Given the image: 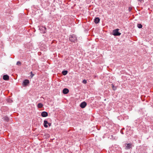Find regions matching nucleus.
Returning <instances> with one entry per match:
<instances>
[{"instance_id":"f8f14e48","label":"nucleus","mask_w":153,"mask_h":153,"mask_svg":"<svg viewBox=\"0 0 153 153\" xmlns=\"http://www.w3.org/2000/svg\"><path fill=\"white\" fill-rule=\"evenodd\" d=\"M9 76L7 75H5L3 76V79L5 80H8L9 79Z\"/></svg>"},{"instance_id":"6ab92c4d","label":"nucleus","mask_w":153,"mask_h":153,"mask_svg":"<svg viewBox=\"0 0 153 153\" xmlns=\"http://www.w3.org/2000/svg\"><path fill=\"white\" fill-rule=\"evenodd\" d=\"M82 82L84 83V84H86L87 82V80H85V79H84L82 81Z\"/></svg>"},{"instance_id":"f257e3e1","label":"nucleus","mask_w":153,"mask_h":153,"mask_svg":"<svg viewBox=\"0 0 153 153\" xmlns=\"http://www.w3.org/2000/svg\"><path fill=\"white\" fill-rule=\"evenodd\" d=\"M69 40L70 41L72 42L75 43L77 42V37L74 34L70 35L69 37Z\"/></svg>"},{"instance_id":"f3484780","label":"nucleus","mask_w":153,"mask_h":153,"mask_svg":"<svg viewBox=\"0 0 153 153\" xmlns=\"http://www.w3.org/2000/svg\"><path fill=\"white\" fill-rule=\"evenodd\" d=\"M112 85V87L113 90L115 91L117 89V87L114 86L113 84L111 85Z\"/></svg>"},{"instance_id":"1a4fd4ad","label":"nucleus","mask_w":153,"mask_h":153,"mask_svg":"<svg viewBox=\"0 0 153 153\" xmlns=\"http://www.w3.org/2000/svg\"><path fill=\"white\" fill-rule=\"evenodd\" d=\"M94 20L95 23L97 24L99 23L100 19L99 17H95Z\"/></svg>"},{"instance_id":"5701e85b","label":"nucleus","mask_w":153,"mask_h":153,"mask_svg":"<svg viewBox=\"0 0 153 153\" xmlns=\"http://www.w3.org/2000/svg\"><path fill=\"white\" fill-rule=\"evenodd\" d=\"M131 8H130V7H129V11H131Z\"/></svg>"},{"instance_id":"4468645a","label":"nucleus","mask_w":153,"mask_h":153,"mask_svg":"<svg viewBox=\"0 0 153 153\" xmlns=\"http://www.w3.org/2000/svg\"><path fill=\"white\" fill-rule=\"evenodd\" d=\"M68 71L67 70H64L62 72V74L63 75H66L67 74Z\"/></svg>"},{"instance_id":"423d86ee","label":"nucleus","mask_w":153,"mask_h":153,"mask_svg":"<svg viewBox=\"0 0 153 153\" xmlns=\"http://www.w3.org/2000/svg\"><path fill=\"white\" fill-rule=\"evenodd\" d=\"M8 110V108L6 106L2 107L1 109V110L2 112H5L6 111H7Z\"/></svg>"},{"instance_id":"412c9836","label":"nucleus","mask_w":153,"mask_h":153,"mask_svg":"<svg viewBox=\"0 0 153 153\" xmlns=\"http://www.w3.org/2000/svg\"><path fill=\"white\" fill-rule=\"evenodd\" d=\"M122 129H121V130H120V132L122 134H124V133H123V131H122Z\"/></svg>"},{"instance_id":"dca6fc26","label":"nucleus","mask_w":153,"mask_h":153,"mask_svg":"<svg viewBox=\"0 0 153 153\" xmlns=\"http://www.w3.org/2000/svg\"><path fill=\"white\" fill-rule=\"evenodd\" d=\"M137 27L139 28H142L143 26L140 24H137Z\"/></svg>"},{"instance_id":"7ed1b4c3","label":"nucleus","mask_w":153,"mask_h":153,"mask_svg":"<svg viewBox=\"0 0 153 153\" xmlns=\"http://www.w3.org/2000/svg\"><path fill=\"white\" fill-rule=\"evenodd\" d=\"M29 80L27 79H25L22 82V85L24 87H26L28 85L29 83Z\"/></svg>"},{"instance_id":"9b49d317","label":"nucleus","mask_w":153,"mask_h":153,"mask_svg":"<svg viewBox=\"0 0 153 153\" xmlns=\"http://www.w3.org/2000/svg\"><path fill=\"white\" fill-rule=\"evenodd\" d=\"M46 28L45 27H42L40 28V30H42L41 33H46Z\"/></svg>"},{"instance_id":"0eeeda50","label":"nucleus","mask_w":153,"mask_h":153,"mask_svg":"<svg viewBox=\"0 0 153 153\" xmlns=\"http://www.w3.org/2000/svg\"><path fill=\"white\" fill-rule=\"evenodd\" d=\"M87 105V103L85 101H83L81 102L80 105V106L82 108H85Z\"/></svg>"},{"instance_id":"39448f33","label":"nucleus","mask_w":153,"mask_h":153,"mask_svg":"<svg viewBox=\"0 0 153 153\" xmlns=\"http://www.w3.org/2000/svg\"><path fill=\"white\" fill-rule=\"evenodd\" d=\"M47 124H48V126H51V123H48V121L46 120H44L43 123V125L44 127L46 128H47L48 127V126L47 125Z\"/></svg>"},{"instance_id":"9d476101","label":"nucleus","mask_w":153,"mask_h":153,"mask_svg":"<svg viewBox=\"0 0 153 153\" xmlns=\"http://www.w3.org/2000/svg\"><path fill=\"white\" fill-rule=\"evenodd\" d=\"M69 92V90L67 88H64L62 91V92L63 94H68Z\"/></svg>"},{"instance_id":"a211bd4d","label":"nucleus","mask_w":153,"mask_h":153,"mask_svg":"<svg viewBox=\"0 0 153 153\" xmlns=\"http://www.w3.org/2000/svg\"><path fill=\"white\" fill-rule=\"evenodd\" d=\"M16 65L20 66L21 65V62L20 61H18L16 63Z\"/></svg>"},{"instance_id":"ddd939ff","label":"nucleus","mask_w":153,"mask_h":153,"mask_svg":"<svg viewBox=\"0 0 153 153\" xmlns=\"http://www.w3.org/2000/svg\"><path fill=\"white\" fill-rule=\"evenodd\" d=\"M3 119L4 121L7 122H8L9 121V118L7 116L4 117L3 118Z\"/></svg>"},{"instance_id":"4be33fe9","label":"nucleus","mask_w":153,"mask_h":153,"mask_svg":"<svg viewBox=\"0 0 153 153\" xmlns=\"http://www.w3.org/2000/svg\"><path fill=\"white\" fill-rule=\"evenodd\" d=\"M138 1H140L141 2H142L143 1V0H138Z\"/></svg>"},{"instance_id":"2eb2a0df","label":"nucleus","mask_w":153,"mask_h":153,"mask_svg":"<svg viewBox=\"0 0 153 153\" xmlns=\"http://www.w3.org/2000/svg\"><path fill=\"white\" fill-rule=\"evenodd\" d=\"M43 106V105L41 103H39L37 105V107L39 108H42Z\"/></svg>"},{"instance_id":"6e6552de","label":"nucleus","mask_w":153,"mask_h":153,"mask_svg":"<svg viewBox=\"0 0 153 153\" xmlns=\"http://www.w3.org/2000/svg\"><path fill=\"white\" fill-rule=\"evenodd\" d=\"M48 113L46 111H44L42 112L41 115L43 117H45L48 116Z\"/></svg>"},{"instance_id":"f03ea898","label":"nucleus","mask_w":153,"mask_h":153,"mask_svg":"<svg viewBox=\"0 0 153 153\" xmlns=\"http://www.w3.org/2000/svg\"><path fill=\"white\" fill-rule=\"evenodd\" d=\"M118 29H116L113 30L112 34L114 36H119L121 34V33L119 32L118 31Z\"/></svg>"},{"instance_id":"aec40b11","label":"nucleus","mask_w":153,"mask_h":153,"mask_svg":"<svg viewBox=\"0 0 153 153\" xmlns=\"http://www.w3.org/2000/svg\"><path fill=\"white\" fill-rule=\"evenodd\" d=\"M30 74H31L30 76L31 78L33 77V76L34 75V74H33V72L32 71H31L30 72Z\"/></svg>"},{"instance_id":"b1692460","label":"nucleus","mask_w":153,"mask_h":153,"mask_svg":"<svg viewBox=\"0 0 153 153\" xmlns=\"http://www.w3.org/2000/svg\"><path fill=\"white\" fill-rule=\"evenodd\" d=\"M135 123H136V125H137V122H135Z\"/></svg>"},{"instance_id":"20e7f679","label":"nucleus","mask_w":153,"mask_h":153,"mask_svg":"<svg viewBox=\"0 0 153 153\" xmlns=\"http://www.w3.org/2000/svg\"><path fill=\"white\" fill-rule=\"evenodd\" d=\"M125 149L126 150L130 149L132 148V144L131 143H125Z\"/></svg>"}]
</instances>
